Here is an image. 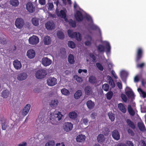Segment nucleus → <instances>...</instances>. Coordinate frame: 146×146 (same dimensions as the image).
<instances>
[{
    "instance_id": "1",
    "label": "nucleus",
    "mask_w": 146,
    "mask_h": 146,
    "mask_svg": "<svg viewBox=\"0 0 146 146\" xmlns=\"http://www.w3.org/2000/svg\"><path fill=\"white\" fill-rule=\"evenodd\" d=\"M68 34L70 37L72 38H76V39L78 41H80L82 39V36L80 33H79L74 32L70 30H68Z\"/></svg>"
},
{
    "instance_id": "2",
    "label": "nucleus",
    "mask_w": 146,
    "mask_h": 146,
    "mask_svg": "<svg viewBox=\"0 0 146 146\" xmlns=\"http://www.w3.org/2000/svg\"><path fill=\"white\" fill-rule=\"evenodd\" d=\"M47 72L44 69H40L38 70L35 73L36 78L38 79H41L44 78L46 75Z\"/></svg>"
},
{
    "instance_id": "3",
    "label": "nucleus",
    "mask_w": 146,
    "mask_h": 146,
    "mask_svg": "<svg viewBox=\"0 0 146 146\" xmlns=\"http://www.w3.org/2000/svg\"><path fill=\"white\" fill-rule=\"evenodd\" d=\"M92 90V88L91 86H86L84 89L85 94L88 96H94V94Z\"/></svg>"
},
{
    "instance_id": "4",
    "label": "nucleus",
    "mask_w": 146,
    "mask_h": 146,
    "mask_svg": "<svg viewBox=\"0 0 146 146\" xmlns=\"http://www.w3.org/2000/svg\"><path fill=\"white\" fill-rule=\"evenodd\" d=\"M47 83L49 86H53L57 84V80L56 78L51 77L47 79Z\"/></svg>"
},
{
    "instance_id": "5",
    "label": "nucleus",
    "mask_w": 146,
    "mask_h": 146,
    "mask_svg": "<svg viewBox=\"0 0 146 146\" xmlns=\"http://www.w3.org/2000/svg\"><path fill=\"white\" fill-rule=\"evenodd\" d=\"M24 25V22L22 18H18L16 19L15 21V25L17 28H21Z\"/></svg>"
},
{
    "instance_id": "6",
    "label": "nucleus",
    "mask_w": 146,
    "mask_h": 146,
    "mask_svg": "<svg viewBox=\"0 0 146 146\" xmlns=\"http://www.w3.org/2000/svg\"><path fill=\"white\" fill-rule=\"evenodd\" d=\"M30 44L33 45H36L39 42L38 38L35 36H33L29 38V39Z\"/></svg>"
},
{
    "instance_id": "7",
    "label": "nucleus",
    "mask_w": 146,
    "mask_h": 146,
    "mask_svg": "<svg viewBox=\"0 0 146 146\" xmlns=\"http://www.w3.org/2000/svg\"><path fill=\"white\" fill-rule=\"evenodd\" d=\"M28 77V75L25 72H23L18 74L17 76V79L19 81L26 80Z\"/></svg>"
},
{
    "instance_id": "8",
    "label": "nucleus",
    "mask_w": 146,
    "mask_h": 146,
    "mask_svg": "<svg viewBox=\"0 0 146 146\" xmlns=\"http://www.w3.org/2000/svg\"><path fill=\"white\" fill-rule=\"evenodd\" d=\"M63 129L66 132L71 131L73 128V125L70 123L66 122L65 123L63 126Z\"/></svg>"
},
{
    "instance_id": "9",
    "label": "nucleus",
    "mask_w": 146,
    "mask_h": 146,
    "mask_svg": "<svg viewBox=\"0 0 146 146\" xmlns=\"http://www.w3.org/2000/svg\"><path fill=\"white\" fill-rule=\"evenodd\" d=\"M26 9L28 12L32 13L35 11V7L31 2L28 3L26 5Z\"/></svg>"
},
{
    "instance_id": "10",
    "label": "nucleus",
    "mask_w": 146,
    "mask_h": 146,
    "mask_svg": "<svg viewBox=\"0 0 146 146\" xmlns=\"http://www.w3.org/2000/svg\"><path fill=\"white\" fill-rule=\"evenodd\" d=\"M52 62V60L47 57L43 58L41 61L42 64L45 66L49 65L51 64Z\"/></svg>"
},
{
    "instance_id": "11",
    "label": "nucleus",
    "mask_w": 146,
    "mask_h": 146,
    "mask_svg": "<svg viewBox=\"0 0 146 146\" xmlns=\"http://www.w3.org/2000/svg\"><path fill=\"white\" fill-rule=\"evenodd\" d=\"M85 38L86 40L85 42V44L86 46H90L93 42L91 36L89 35H87L85 37Z\"/></svg>"
},
{
    "instance_id": "12",
    "label": "nucleus",
    "mask_w": 146,
    "mask_h": 146,
    "mask_svg": "<svg viewBox=\"0 0 146 146\" xmlns=\"http://www.w3.org/2000/svg\"><path fill=\"white\" fill-rule=\"evenodd\" d=\"M45 25L48 30H52L55 28V24L53 22H48L45 24Z\"/></svg>"
},
{
    "instance_id": "13",
    "label": "nucleus",
    "mask_w": 146,
    "mask_h": 146,
    "mask_svg": "<svg viewBox=\"0 0 146 146\" xmlns=\"http://www.w3.org/2000/svg\"><path fill=\"white\" fill-rule=\"evenodd\" d=\"M35 55V52L33 49L28 50L27 52V55L28 57L30 59L33 58Z\"/></svg>"
},
{
    "instance_id": "14",
    "label": "nucleus",
    "mask_w": 146,
    "mask_h": 146,
    "mask_svg": "<svg viewBox=\"0 0 146 146\" xmlns=\"http://www.w3.org/2000/svg\"><path fill=\"white\" fill-rule=\"evenodd\" d=\"M31 108V105L30 104H27L24 108L22 114L23 115L25 116L29 112Z\"/></svg>"
},
{
    "instance_id": "15",
    "label": "nucleus",
    "mask_w": 146,
    "mask_h": 146,
    "mask_svg": "<svg viewBox=\"0 0 146 146\" xmlns=\"http://www.w3.org/2000/svg\"><path fill=\"white\" fill-rule=\"evenodd\" d=\"M13 65L14 68L16 70L20 69L22 67L21 62L17 60H16L13 61Z\"/></svg>"
},
{
    "instance_id": "16",
    "label": "nucleus",
    "mask_w": 146,
    "mask_h": 146,
    "mask_svg": "<svg viewBox=\"0 0 146 146\" xmlns=\"http://www.w3.org/2000/svg\"><path fill=\"white\" fill-rule=\"evenodd\" d=\"M112 135L113 138L115 139L118 140L120 139V135L117 130H114L112 133Z\"/></svg>"
},
{
    "instance_id": "17",
    "label": "nucleus",
    "mask_w": 146,
    "mask_h": 146,
    "mask_svg": "<svg viewBox=\"0 0 146 146\" xmlns=\"http://www.w3.org/2000/svg\"><path fill=\"white\" fill-rule=\"evenodd\" d=\"M143 51L140 48H138L137 51L136 61H138L142 57Z\"/></svg>"
},
{
    "instance_id": "18",
    "label": "nucleus",
    "mask_w": 146,
    "mask_h": 146,
    "mask_svg": "<svg viewBox=\"0 0 146 146\" xmlns=\"http://www.w3.org/2000/svg\"><path fill=\"white\" fill-rule=\"evenodd\" d=\"M75 18L76 20L78 21H82L83 19L82 14L78 11H77L76 14L75 15Z\"/></svg>"
},
{
    "instance_id": "19",
    "label": "nucleus",
    "mask_w": 146,
    "mask_h": 146,
    "mask_svg": "<svg viewBox=\"0 0 146 146\" xmlns=\"http://www.w3.org/2000/svg\"><path fill=\"white\" fill-rule=\"evenodd\" d=\"M86 138V137L84 135L80 134L77 136L76 140L78 142H82L85 140Z\"/></svg>"
},
{
    "instance_id": "20",
    "label": "nucleus",
    "mask_w": 146,
    "mask_h": 146,
    "mask_svg": "<svg viewBox=\"0 0 146 146\" xmlns=\"http://www.w3.org/2000/svg\"><path fill=\"white\" fill-rule=\"evenodd\" d=\"M52 118H54V119H56L58 121H59L61 119L62 115L61 114H60L59 112H58V113H53V115L51 116Z\"/></svg>"
},
{
    "instance_id": "21",
    "label": "nucleus",
    "mask_w": 146,
    "mask_h": 146,
    "mask_svg": "<svg viewBox=\"0 0 146 146\" xmlns=\"http://www.w3.org/2000/svg\"><path fill=\"white\" fill-rule=\"evenodd\" d=\"M97 139L98 143H101L105 141V138L103 135L100 134L98 136Z\"/></svg>"
},
{
    "instance_id": "22",
    "label": "nucleus",
    "mask_w": 146,
    "mask_h": 146,
    "mask_svg": "<svg viewBox=\"0 0 146 146\" xmlns=\"http://www.w3.org/2000/svg\"><path fill=\"white\" fill-rule=\"evenodd\" d=\"M118 107L119 109L123 113H125L126 111V109L124 105L122 103L118 104Z\"/></svg>"
},
{
    "instance_id": "23",
    "label": "nucleus",
    "mask_w": 146,
    "mask_h": 146,
    "mask_svg": "<svg viewBox=\"0 0 146 146\" xmlns=\"http://www.w3.org/2000/svg\"><path fill=\"white\" fill-rule=\"evenodd\" d=\"M86 105L89 109H92L94 108L95 106L94 102H93L91 100L88 101L86 102Z\"/></svg>"
},
{
    "instance_id": "24",
    "label": "nucleus",
    "mask_w": 146,
    "mask_h": 146,
    "mask_svg": "<svg viewBox=\"0 0 146 146\" xmlns=\"http://www.w3.org/2000/svg\"><path fill=\"white\" fill-rule=\"evenodd\" d=\"M58 103V101L57 100L55 99L52 100L50 103V105L52 108L56 107Z\"/></svg>"
},
{
    "instance_id": "25",
    "label": "nucleus",
    "mask_w": 146,
    "mask_h": 146,
    "mask_svg": "<svg viewBox=\"0 0 146 146\" xmlns=\"http://www.w3.org/2000/svg\"><path fill=\"white\" fill-rule=\"evenodd\" d=\"M128 75L127 72L125 71H122L120 72L121 77L123 80L125 81Z\"/></svg>"
},
{
    "instance_id": "26",
    "label": "nucleus",
    "mask_w": 146,
    "mask_h": 146,
    "mask_svg": "<svg viewBox=\"0 0 146 146\" xmlns=\"http://www.w3.org/2000/svg\"><path fill=\"white\" fill-rule=\"evenodd\" d=\"M68 62L71 64H73L75 61L74 56L71 54H70L68 56Z\"/></svg>"
},
{
    "instance_id": "27",
    "label": "nucleus",
    "mask_w": 146,
    "mask_h": 146,
    "mask_svg": "<svg viewBox=\"0 0 146 146\" xmlns=\"http://www.w3.org/2000/svg\"><path fill=\"white\" fill-rule=\"evenodd\" d=\"M126 122L128 126L133 129H134L135 128V126L134 123L129 119H127Z\"/></svg>"
},
{
    "instance_id": "28",
    "label": "nucleus",
    "mask_w": 146,
    "mask_h": 146,
    "mask_svg": "<svg viewBox=\"0 0 146 146\" xmlns=\"http://www.w3.org/2000/svg\"><path fill=\"white\" fill-rule=\"evenodd\" d=\"M82 93L81 90H78L74 94V98L76 99H78L82 95Z\"/></svg>"
},
{
    "instance_id": "29",
    "label": "nucleus",
    "mask_w": 146,
    "mask_h": 146,
    "mask_svg": "<svg viewBox=\"0 0 146 146\" xmlns=\"http://www.w3.org/2000/svg\"><path fill=\"white\" fill-rule=\"evenodd\" d=\"M32 24L35 26H38L39 25V19L37 18H33L32 19Z\"/></svg>"
},
{
    "instance_id": "30",
    "label": "nucleus",
    "mask_w": 146,
    "mask_h": 146,
    "mask_svg": "<svg viewBox=\"0 0 146 146\" xmlns=\"http://www.w3.org/2000/svg\"><path fill=\"white\" fill-rule=\"evenodd\" d=\"M1 94L3 98H7L9 94V92L8 90H5L2 92Z\"/></svg>"
},
{
    "instance_id": "31",
    "label": "nucleus",
    "mask_w": 146,
    "mask_h": 146,
    "mask_svg": "<svg viewBox=\"0 0 146 146\" xmlns=\"http://www.w3.org/2000/svg\"><path fill=\"white\" fill-rule=\"evenodd\" d=\"M139 129L141 131H144L145 130V126L141 122H138L137 124Z\"/></svg>"
},
{
    "instance_id": "32",
    "label": "nucleus",
    "mask_w": 146,
    "mask_h": 146,
    "mask_svg": "<svg viewBox=\"0 0 146 146\" xmlns=\"http://www.w3.org/2000/svg\"><path fill=\"white\" fill-rule=\"evenodd\" d=\"M51 42V40L50 37L48 36H46L44 37V42L45 45L49 44Z\"/></svg>"
},
{
    "instance_id": "33",
    "label": "nucleus",
    "mask_w": 146,
    "mask_h": 146,
    "mask_svg": "<svg viewBox=\"0 0 146 146\" xmlns=\"http://www.w3.org/2000/svg\"><path fill=\"white\" fill-rule=\"evenodd\" d=\"M66 10H61L60 13L58 14V15L60 16L61 17L65 19L66 16Z\"/></svg>"
},
{
    "instance_id": "34",
    "label": "nucleus",
    "mask_w": 146,
    "mask_h": 146,
    "mask_svg": "<svg viewBox=\"0 0 146 146\" xmlns=\"http://www.w3.org/2000/svg\"><path fill=\"white\" fill-rule=\"evenodd\" d=\"M10 3L11 5L14 7H17L19 4V2L18 0H10Z\"/></svg>"
},
{
    "instance_id": "35",
    "label": "nucleus",
    "mask_w": 146,
    "mask_h": 146,
    "mask_svg": "<svg viewBox=\"0 0 146 146\" xmlns=\"http://www.w3.org/2000/svg\"><path fill=\"white\" fill-rule=\"evenodd\" d=\"M128 110L130 115L132 116H133L135 115V112L131 105H129L128 106Z\"/></svg>"
},
{
    "instance_id": "36",
    "label": "nucleus",
    "mask_w": 146,
    "mask_h": 146,
    "mask_svg": "<svg viewBox=\"0 0 146 146\" xmlns=\"http://www.w3.org/2000/svg\"><path fill=\"white\" fill-rule=\"evenodd\" d=\"M57 36L60 39H62L64 38V34L61 31H58L57 32Z\"/></svg>"
},
{
    "instance_id": "37",
    "label": "nucleus",
    "mask_w": 146,
    "mask_h": 146,
    "mask_svg": "<svg viewBox=\"0 0 146 146\" xmlns=\"http://www.w3.org/2000/svg\"><path fill=\"white\" fill-rule=\"evenodd\" d=\"M2 128L3 130H5L7 127V126L6 124V121L5 120L3 119L1 120Z\"/></svg>"
},
{
    "instance_id": "38",
    "label": "nucleus",
    "mask_w": 146,
    "mask_h": 146,
    "mask_svg": "<svg viewBox=\"0 0 146 146\" xmlns=\"http://www.w3.org/2000/svg\"><path fill=\"white\" fill-rule=\"evenodd\" d=\"M77 114L75 112H72L69 113V116L70 118L74 119L77 117Z\"/></svg>"
},
{
    "instance_id": "39",
    "label": "nucleus",
    "mask_w": 146,
    "mask_h": 146,
    "mask_svg": "<svg viewBox=\"0 0 146 146\" xmlns=\"http://www.w3.org/2000/svg\"><path fill=\"white\" fill-rule=\"evenodd\" d=\"M61 92L62 94L64 95H68L70 94L69 91L64 88L61 89Z\"/></svg>"
},
{
    "instance_id": "40",
    "label": "nucleus",
    "mask_w": 146,
    "mask_h": 146,
    "mask_svg": "<svg viewBox=\"0 0 146 146\" xmlns=\"http://www.w3.org/2000/svg\"><path fill=\"white\" fill-rule=\"evenodd\" d=\"M108 115L109 118L110 119L111 121H113L114 120L115 118V115L112 112H109Z\"/></svg>"
},
{
    "instance_id": "41",
    "label": "nucleus",
    "mask_w": 146,
    "mask_h": 146,
    "mask_svg": "<svg viewBox=\"0 0 146 146\" xmlns=\"http://www.w3.org/2000/svg\"><path fill=\"white\" fill-rule=\"evenodd\" d=\"M89 82L92 84L95 83L96 82L95 77L93 76H91L89 77Z\"/></svg>"
},
{
    "instance_id": "42",
    "label": "nucleus",
    "mask_w": 146,
    "mask_h": 146,
    "mask_svg": "<svg viewBox=\"0 0 146 146\" xmlns=\"http://www.w3.org/2000/svg\"><path fill=\"white\" fill-rule=\"evenodd\" d=\"M113 96V92L111 91H109L106 94L107 98L108 100H110L112 98Z\"/></svg>"
},
{
    "instance_id": "43",
    "label": "nucleus",
    "mask_w": 146,
    "mask_h": 146,
    "mask_svg": "<svg viewBox=\"0 0 146 146\" xmlns=\"http://www.w3.org/2000/svg\"><path fill=\"white\" fill-rule=\"evenodd\" d=\"M55 142L53 141H51L46 142L45 146H54Z\"/></svg>"
},
{
    "instance_id": "44",
    "label": "nucleus",
    "mask_w": 146,
    "mask_h": 146,
    "mask_svg": "<svg viewBox=\"0 0 146 146\" xmlns=\"http://www.w3.org/2000/svg\"><path fill=\"white\" fill-rule=\"evenodd\" d=\"M68 46L72 48H74L76 46L75 43L72 41H70L68 42Z\"/></svg>"
},
{
    "instance_id": "45",
    "label": "nucleus",
    "mask_w": 146,
    "mask_h": 146,
    "mask_svg": "<svg viewBox=\"0 0 146 146\" xmlns=\"http://www.w3.org/2000/svg\"><path fill=\"white\" fill-rule=\"evenodd\" d=\"M109 83L110 85L111 86V87L113 88L115 87V84L114 83L110 76H109Z\"/></svg>"
},
{
    "instance_id": "46",
    "label": "nucleus",
    "mask_w": 146,
    "mask_h": 146,
    "mask_svg": "<svg viewBox=\"0 0 146 146\" xmlns=\"http://www.w3.org/2000/svg\"><path fill=\"white\" fill-rule=\"evenodd\" d=\"M126 94L129 97H132L134 95L133 92L131 90L126 92Z\"/></svg>"
},
{
    "instance_id": "47",
    "label": "nucleus",
    "mask_w": 146,
    "mask_h": 146,
    "mask_svg": "<svg viewBox=\"0 0 146 146\" xmlns=\"http://www.w3.org/2000/svg\"><path fill=\"white\" fill-rule=\"evenodd\" d=\"M102 88L104 90L107 91L109 89V86L108 84H105L103 85Z\"/></svg>"
},
{
    "instance_id": "48",
    "label": "nucleus",
    "mask_w": 146,
    "mask_h": 146,
    "mask_svg": "<svg viewBox=\"0 0 146 146\" xmlns=\"http://www.w3.org/2000/svg\"><path fill=\"white\" fill-rule=\"evenodd\" d=\"M50 119L51 120L50 122L53 125H56L58 121H59L56 119H54V118H52L51 116L50 117Z\"/></svg>"
},
{
    "instance_id": "49",
    "label": "nucleus",
    "mask_w": 146,
    "mask_h": 146,
    "mask_svg": "<svg viewBox=\"0 0 146 146\" xmlns=\"http://www.w3.org/2000/svg\"><path fill=\"white\" fill-rule=\"evenodd\" d=\"M98 49L100 52H102L104 51L105 48L103 45H99L98 46Z\"/></svg>"
},
{
    "instance_id": "50",
    "label": "nucleus",
    "mask_w": 146,
    "mask_h": 146,
    "mask_svg": "<svg viewBox=\"0 0 146 146\" xmlns=\"http://www.w3.org/2000/svg\"><path fill=\"white\" fill-rule=\"evenodd\" d=\"M106 45L107 51L108 52H110V51L111 47L109 43L108 42H106Z\"/></svg>"
},
{
    "instance_id": "51",
    "label": "nucleus",
    "mask_w": 146,
    "mask_h": 146,
    "mask_svg": "<svg viewBox=\"0 0 146 146\" xmlns=\"http://www.w3.org/2000/svg\"><path fill=\"white\" fill-rule=\"evenodd\" d=\"M96 65L97 67L99 70L101 71H102L103 70V67L100 63H97Z\"/></svg>"
},
{
    "instance_id": "52",
    "label": "nucleus",
    "mask_w": 146,
    "mask_h": 146,
    "mask_svg": "<svg viewBox=\"0 0 146 146\" xmlns=\"http://www.w3.org/2000/svg\"><path fill=\"white\" fill-rule=\"evenodd\" d=\"M121 97L124 102H126L127 101V98L125 94H122L121 95Z\"/></svg>"
},
{
    "instance_id": "53",
    "label": "nucleus",
    "mask_w": 146,
    "mask_h": 146,
    "mask_svg": "<svg viewBox=\"0 0 146 146\" xmlns=\"http://www.w3.org/2000/svg\"><path fill=\"white\" fill-rule=\"evenodd\" d=\"M40 91V89L39 87H36L33 89V92L35 93H38Z\"/></svg>"
},
{
    "instance_id": "54",
    "label": "nucleus",
    "mask_w": 146,
    "mask_h": 146,
    "mask_svg": "<svg viewBox=\"0 0 146 146\" xmlns=\"http://www.w3.org/2000/svg\"><path fill=\"white\" fill-rule=\"evenodd\" d=\"M70 25H71L72 27H75L76 26V24L75 22L72 20H71L70 22Z\"/></svg>"
},
{
    "instance_id": "55",
    "label": "nucleus",
    "mask_w": 146,
    "mask_h": 146,
    "mask_svg": "<svg viewBox=\"0 0 146 146\" xmlns=\"http://www.w3.org/2000/svg\"><path fill=\"white\" fill-rule=\"evenodd\" d=\"M82 121L83 123L86 125L88 122V120L87 118H83L82 119Z\"/></svg>"
},
{
    "instance_id": "56",
    "label": "nucleus",
    "mask_w": 146,
    "mask_h": 146,
    "mask_svg": "<svg viewBox=\"0 0 146 146\" xmlns=\"http://www.w3.org/2000/svg\"><path fill=\"white\" fill-rule=\"evenodd\" d=\"M49 7L48 9L50 10H52L54 7V5L52 3H48Z\"/></svg>"
},
{
    "instance_id": "57",
    "label": "nucleus",
    "mask_w": 146,
    "mask_h": 146,
    "mask_svg": "<svg viewBox=\"0 0 146 146\" xmlns=\"http://www.w3.org/2000/svg\"><path fill=\"white\" fill-rule=\"evenodd\" d=\"M76 80L79 82H80L82 81V79L81 77L76 76L75 77Z\"/></svg>"
},
{
    "instance_id": "58",
    "label": "nucleus",
    "mask_w": 146,
    "mask_h": 146,
    "mask_svg": "<svg viewBox=\"0 0 146 146\" xmlns=\"http://www.w3.org/2000/svg\"><path fill=\"white\" fill-rule=\"evenodd\" d=\"M127 131L128 133L130 135H131V136H133L134 135V133L133 131L131 130L130 129H129Z\"/></svg>"
},
{
    "instance_id": "59",
    "label": "nucleus",
    "mask_w": 146,
    "mask_h": 146,
    "mask_svg": "<svg viewBox=\"0 0 146 146\" xmlns=\"http://www.w3.org/2000/svg\"><path fill=\"white\" fill-rule=\"evenodd\" d=\"M39 3L41 5H44L46 4L45 0H38Z\"/></svg>"
},
{
    "instance_id": "60",
    "label": "nucleus",
    "mask_w": 146,
    "mask_h": 146,
    "mask_svg": "<svg viewBox=\"0 0 146 146\" xmlns=\"http://www.w3.org/2000/svg\"><path fill=\"white\" fill-rule=\"evenodd\" d=\"M6 40L4 38H0V43L2 44H4L5 43Z\"/></svg>"
},
{
    "instance_id": "61",
    "label": "nucleus",
    "mask_w": 146,
    "mask_h": 146,
    "mask_svg": "<svg viewBox=\"0 0 146 146\" xmlns=\"http://www.w3.org/2000/svg\"><path fill=\"white\" fill-rule=\"evenodd\" d=\"M111 74L113 75V77L115 78V79L117 78V76L116 74H115V72L113 70H112L111 72Z\"/></svg>"
},
{
    "instance_id": "62",
    "label": "nucleus",
    "mask_w": 146,
    "mask_h": 146,
    "mask_svg": "<svg viewBox=\"0 0 146 146\" xmlns=\"http://www.w3.org/2000/svg\"><path fill=\"white\" fill-rule=\"evenodd\" d=\"M96 113H93L91 114V117L93 119H95L96 116Z\"/></svg>"
},
{
    "instance_id": "63",
    "label": "nucleus",
    "mask_w": 146,
    "mask_h": 146,
    "mask_svg": "<svg viewBox=\"0 0 146 146\" xmlns=\"http://www.w3.org/2000/svg\"><path fill=\"white\" fill-rule=\"evenodd\" d=\"M27 143L25 142H23L22 143L19 144V146H27Z\"/></svg>"
},
{
    "instance_id": "64",
    "label": "nucleus",
    "mask_w": 146,
    "mask_h": 146,
    "mask_svg": "<svg viewBox=\"0 0 146 146\" xmlns=\"http://www.w3.org/2000/svg\"><path fill=\"white\" fill-rule=\"evenodd\" d=\"M56 146H65V145L63 143H57L56 144Z\"/></svg>"
}]
</instances>
